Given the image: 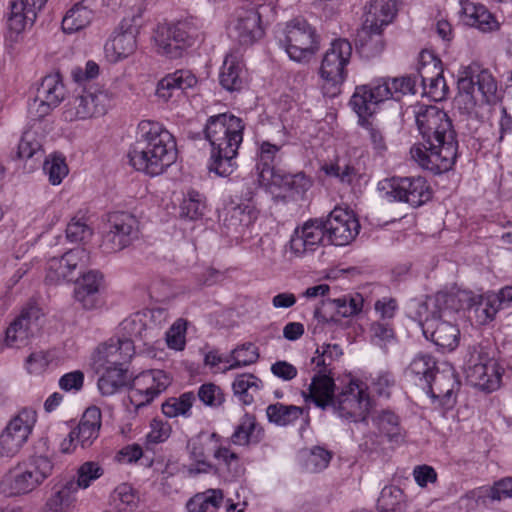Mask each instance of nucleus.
<instances>
[{
    "instance_id": "nucleus-33",
    "label": "nucleus",
    "mask_w": 512,
    "mask_h": 512,
    "mask_svg": "<svg viewBox=\"0 0 512 512\" xmlns=\"http://www.w3.org/2000/svg\"><path fill=\"white\" fill-rule=\"evenodd\" d=\"M220 440V436L217 433H199L192 437L187 442L188 453L195 461V466L190 467V473H209L213 466L207 461L206 450L208 446L216 445Z\"/></svg>"
},
{
    "instance_id": "nucleus-25",
    "label": "nucleus",
    "mask_w": 512,
    "mask_h": 512,
    "mask_svg": "<svg viewBox=\"0 0 512 512\" xmlns=\"http://www.w3.org/2000/svg\"><path fill=\"white\" fill-rule=\"evenodd\" d=\"M138 33L137 26L122 22L119 30L105 43L104 51L108 61L116 63L132 55L137 49Z\"/></svg>"
},
{
    "instance_id": "nucleus-20",
    "label": "nucleus",
    "mask_w": 512,
    "mask_h": 512,
    "mask_svg": "<svg viewBox=\"0 0 512 512\" xmlns=\"http://www.w3.org/2000/svg\"><path fill=\"white\" fill-rule=\"evenodd\" d=\"M90 263V254L84 248L67 251L60 257H52L47 262L46 281L59 284L72 280L75 271L85 268Z\"/></svg>"
},
{
    "instance_id": "nucleus-23",
    "label": "nucleus",
    "mask_w": 512,
    "mask_h": 512,
    "mask_svg": "<svg viewBox=\"0 0 512 512\" xmlns=\"http://www.w3.org/2000/svg\"><path fill=\"white\" fill-rule=\"evenodd\" d=\"M230 37L241 45H251L259 40L264 30L258 8L252 4L240 7L229 30Z\"/></svg>"
},
{
    "instance_id": "nucleus-64",
    "label": "nucleus",
    "mask_w": 512,
    "mask_h": 512,
    "mask_svg": "<svg viewBox=\"0 0 512 512\" xmlns=\"http://www.w3.org/2000/svg\"><path fill=\"white\" fill-rule=\"evenodd\" d=\"M402 491L396 487H384L378 498L379 512H394L400 503Z\"/></svg>"
},
{
    "instance_id": "nucleus-54",
    "label": "nucleus",
    "mask_w": 512,
    "mask_h": 512,
    "mask_svg": "<svg viewBox=\"0 0 512 512\" xmlns=\"http://www.w3.org/2000/svg\"><path fill=\"white\" fill-rule=\"evenodd\" d=\"M205 197L195 190L187 193L181 204L180 215L189 220H197L205 214Z\"/></svg>"
},
{
    "instance_id": "nucleus-22",
    "label": "nucleus",
    "mask_w": 512,
    "mask_h": 512,
    "mask_svg": "<svg viewBox=\"0 0 512 512\" xmlns=\"http://www.w3.org/2000/svg\"><path fill=\"white\" fill-rule=\"evenodd\" d=\"M64 98V85L58 74L45 76L37 88L34 103L29 109L32 120L41 119L57 107Z\"/></svg>"
},
{
    "instance_id": "nucleus-29",
    "label": "nucleus",
    "mask_w": 512,
    "mask_h": 512,
    "mask_svg": "<svg viewBox=\"0 0 512 512\" xmlns=\"http://www.w3.org/2000/svg\"><path fill=\"white\" fill-rule=\"evenodd\" d=\"M39 310L36 307L24 309L6 330V344L21 347L38 330Z\"/></svg>"
},
{
    "instance_id": "nucleus-45",
    "label": "nucleus",
    "mask_w": 512,
    "mask_h": 512,
    "mask_svg": "<svg viewBox=\"0 0 512 512\" xmlns=\"http://www.w3.org/2000/svg\"><path fill=\"white\" fill-rule=\"evenodd\" d=\"M374 422L389 442L397 445L404 442L406 433L395 413L383 410L375 417Z\"/></svg>"
},
{
    "instance_id": "nucleus-34",
    "label": "nucleus",
    "mask_w": 512,
    "mask_h": 512,
    "mask_svg": "<svg viewBox=\"0 0 512 512\" xmlns=\"http://www.w3.org/2000/svg\"><path fill=\"white\" fill-rule=\"evenodd\" d=\"M462 21L482 32H492L499 28V23L493 14L483 5L471 0H462Z\"/></svg>"
},
{
    "instance_id": "nucleus-36",
    "label": "nucleus",
    "mask_w": 512,
    "mask_h": 512,
    "mask_svg": "<svg viewBox=\"0 0 512 512\" xmlns=\"http://www.w3.org/2000/svg\"><path fill=\"white\" fill-rule=\"evenodd\" d=\"M280 146L272 144L268 141H263L259 144L257 150L256 173L257 180L261 187L267 185L268 182L276 175L281 169H276L274 164L278 158Z\"/></svg>"
},
{
    "instance_id": "nucleus-31",
    "label": "nucleus",
    "mask_w": 512,
    "mask_h": 512,
    "mask_svg": "<svg viewBox=\"0 0 512 512\" xmlns=\"http://www.w3.org/2000/svg\"><path fill=\"white\" fill-rule=\"evenodd\" d=\"M197 84L196 76L189 70H177L163 77L157 84V98L167 103Z\"/></svg>"
},
{
    "instance_id": "nucleus-2",
    "label": "nucleus",
    "mask_w": 512,
    "mask_h": 512,
    "mask_svg": "<svg viewBox=\"0 0 512 512\" xmlns=\"http://www.w3.org/2000/svg\"><path fill=\"white\" fill-rule=\"evenodd\" d=\"M334 389L332 376L315 374L308 391L303 392V397L307 403H313L322 410L331 407L337 417L348 422H358L366 418L370 407L366 384L352 379L336 395Z\"/></svg>"
},
{
    "instance_id": "nucleus-14",
    "label": "nucleus",
    "mask_w": 512,
    "mask_h": 512,
    "mask_svg": "<svg viewBox=\"0 0 512 512\" xmlns=\"http://www.w3.org/2000/svg\"><path fill=\"white\" fill-rule=\"evenodd\" d=\"M378 189L390 201L405 202L420 207L432 198V189L421 176L393 177L379 182Z\"/></svg>"
},
{
    "instance_id": "nucleus-62",
    "label": "nucleus",
    "mask_w": 512,
    "mask_h": 512,
    "mask_svg": "<svg viewBox=\"0 0 512 512\" xmlns=\"http://www.w3.org/2000/svg\"><path fill=\"white\" fill-rule=\"evenodd\" d=\"M41 149V142L31 129L23 132L18 144L17 155L20 159H29Z\"/></svg>"
},
{
    "instance_id": "nucleus-39",
    "label": "nucleus",
    "mask_w": 512,
    "mask_h": 512,
    "mask_svg": "<svg viewBox=\"0 0 512 512\" xmlns=\"http://www.w3.org/2000/svg\"><path fill=\"white\" fill-rule=\"evenodd\" d=\"M262 437L263 430L258 425L255 417L251 414H245L241 417L230 438L226 439V442L244 447L259 443Z\"/></svg>"
},
{
    "instance_id": "nucleus-61",
    "label": "nucleus",
    "mask_w": 512,
    "mask_h": 512,
    "mask_svg": "<svg viewBox=\"0 0 512 512\" xmlns=\"http://www.w3.org/2000/svg\"><path fill=\"white\" fill-rule=\"evenodd\" d=\"M338 324V320L334 314H329L322 306L317 308L314 312V323L312 324V334L320 336L332 331Z\"/></svg>"
},
{
    "instance_id": "nucleus-42",
    "label": "nucleus",
    "mask_w": 512,
    "mask_h": 512,
    "mask_svg": "<svg viewBox=\"0 0 512 512\" xmlns=\"http://www.w3.org/2000/svg\"><path fill=\"white\" fill-rule=\"evenodd\" d=\"M382 31L383 28L370 27L363 23L362 28L358 31L356 39L359 53L363 57L373 58L382 53L385 46Z\"/></svg>"
},
{
    "instance_id": "nucleus-13",
    "label": "nucleus",
    "mask_w": 512,
    "mask_h": 512,
    "mask_svg": "<svg viewBox=\"0 0 512 512\" xmlns=\"http://www.w3.org/2000/svg\"><path fill=\"white\" fill-rule=\"evenodd\" d=\"M197 31L191 19L158 24L153 34L157 52L170 58L181 56L182 50L193 44Z\"/></svg>"
},
{
    "instance_id": "nucleus-35",
    "label": "nucleus",
    "mask_w": 512,
    "mask_h": 512,
    "mask_svg": "<svg viewBox=\"0 0 512 512\" xmlns=\"http://www.w3.org/2000/svg\"><path fill=\"white\" fill-rule=\"evenodd\" d=\"M101 427V411L92 406L85 410L78 425L71 431L82 448L89 447L98 438Z\"/></svg>"
},
{
    "instance_id": "nucleus-19",
    "label": "nucleus",
    "mask_w": 512,
    "mask_h": 512,
    "mask_svg": "<svg viewBox=\"0 0 512 512\" xmlns=\"http://www.w3.org/2000/svg\"><path fill=\"white\" fill-rule=\"evenodd\" d=\"M326 239L335 246H345L358 235L360 224L352 211L335 208L323 221Z\"/></svg>"
},
{
    "instance_id": "nucleus-59",
    "label": "nucleus",
    "mask_w": 512,
    "mask_h": 512,
    "mask_svg": "<svg viewBox=\"0 0 512 512\" xmlns=\"http://www.w3.org/2000/svg\"><path fill=\"white\" fill-rule=\"evenodd\" d=\"M367 118L368 117H359V122L365 128L367 132V139L369 140L373 150L377 154L383 155L388 149L384 132L378 125L368 121Z\"/></svg>"
},
{
    "instance_id": "nucleus-21",
    "label": "nucleus",
    "mask_w": 512,
    "mask_h": 512,
    "mask_svg": "<svg viewBox=\"0 0 512 512\" xmlns=\"http://www.w3.org/2000/svg\"><path fill=\"white\" fill-rule=\"evenodd\" d=\"M428 385L427 393L437 400L443 409H451L456 402V391L460 382L455 369L449 363H441Z\"/></svg>"
},
{
    "instance_id": "nucleus-51",
    "label": "nucleus",
    "mask_w": 512,
    "mask_h": 512,
    "mask_svg": "<svg viewBox=\"0 0 512 512\" xmlns=\"http://www.w3.org/2000/svg\"><path fill=\"white\" fill-rule=\"evenodd\" d=\"M303 414V409L295 405L282 403L271 404L266 408L268 420L279 426H287L297 421Z\"/></svg>"
},
{
    "instance_id": "nucleus-49",
    "label": "nucleus",
    "mask_w": 512,
    "mask_h": 512,
    "mask_svg": "<svg viewBox=\"0 0 512 512\" xmlns=\"http://www.w3.org/2000/svg\"><path fill=\"white\" fill-rule=\"evenodd\" d=\"M224 501V495L220 489H207L193 496L186 504L188 512H214Z\"/></svg>"
},
{
    "instance_id": "nucleus-6",
    "label": "nucleus",
    "mask_w": 512,
    "mask_h": 512,
    "mask_svg": "<svg viewBox=\"0 0 512 512\" xmlns=\"http://www.w3.org/2000/svg\"><path fill=\"white\" fill-rule=\"evenodd\" d=\"M135 353L132 339L111 338L100 345L93 355V367L100 374L98 388L102 395L115 394L126 384V368Z\"/></svg>"
},
{
    "instance_id": "nucleus-27",
    "label": "nucleus",
    "mask_w": 512,
    "mask_h": 512,
    "mask_svg": "<svg viewBox=\"0 0 512 512\" xmlns=\"http://www.w3.org/2000/svg\"><path fill=\"white\" fill-rule=\"evenodd\" d=\"M429 62L423 63L418 68V77L421 81L422 94L428 96L433 101H441L448 94V86L443 77L441 62L431 55Z\"/></svg>"
},
{
    "instance_id": "nucleus-26",
    "label": "nucleus",
    "mask_w": 512,
    "mask_h": 512,
    "mask_svg": "<svg viewBox=\"0 0 512 512\" xmlns=\"http://www.w3.org/2000/svg\"><path fill=\"white\" fill-rule=\"evenodd\" d=\"M326 239L323 220H309L294 231L290 239V249L296 256L315 251Z\"/></svg>"
},
{
    "instance_id": "nucleus-32",
    "label": "nucleus",
    "mask_w": 512,
    "mask_h": 512,
    "mask_svg": "<svg viewBox=\"0 0 512 512\" xmlns=\"http://www.w3.org/2000/svg\"><path fill=\"white\" fill-rule=\"evenodd\" d=\"M37 18L33 10L24 0H10L9 14L7 19L6 41L13 46L18 42L19 35L28 27L32 26Z\"/></svg>"
},
{
    "instance_id": "nucleus-15",
    "label": "nucleus",
    "mask_w": 512,
    "mask_h": 512,
    "mask_svg": "<svg viewBox=\"0 0 512 512\" xmlns=\"http://www.w3.org/2000/svg\"><path fill=\"white\" fill-rule=\"evenodd\" d=\"M36 421L37 413L31 408H23L14 415L0 433V456H16L27 443Z\"/></svg>"
},
{
    "instance_id": "nucleus-44",
    "label": "nucleus",
    "mask_w": 512,
    "mask_h": 512,
    "mask_svg": "<svg viewBox=\"0 0 512 512\" xmlns=\"http://www.w3.org/2000/svg\"><path fill=\"white\" fill-rule=\"evenodd\" d=\"M94 18L93 9L81 1L71 7L62 19V29L65 33L72 34L90 25Z\"/></svg>"
},
{
    "instance_id": "nucleus-56",
    "label": "nucleus",
    "mask_w": 512,
    "mask_h": 512,
    "mask_svg": "<svg viewBox=\"0 0 512 512\" xmlns=\"http://www.w3.org/2000/svg\"><path fill=\"white\" fill-rule=\"evenodd\" d=\"M43 170L52 185H59L69 173L65 157L60 154L50 155L44 162Z\"/></svg>"
},
{
    "instance_id": "nucleus-63",
    "label": "nucleus",
    "mask_w": 512,
    "mask_h": 512,
    "mask_svg": "<svg viewBox=\"0 0 512 512\" xmlns=\"http://www.w3.org/2000/svg\"><path fill=\"white\" fill-rule=\"evenodd\" d=\"M198 398L204 405L210 407H218L225 400L220 387L213 383L202 384L198 390Z\"/></svg>"
},
{
    "instance_id": "nucleus-46",
    "label": "nucleus",
    "mask_w": 512,
    "mask_h": 512,
    "mask_svg": "<svg viewBox=\"0 0 512 512\" xmlns=\"http://www.w3.org/2000/svg\"><path fill=\"white\" fill-rule=\"evenodd\" d=\"M329 314L333 311L338 316L350 317L358 314L363 307V298L359 294L344 295L335 299H326L321 305Z\"/></svg>"
},
{
    "instance_id": "nucleus-37",
    "label": "nucleus",
    "mask_w": 512,
    "mask_h": 512,
    "mask_svg": "<svg viewBox=\"0 0 512 512\" xmlns=\"http://www.w3.org/2000/svg\"><path fill=\"white\" fill-rule=\"evenodd\" d=\"M77 492L74 479L56 484L45 503V512H69L75 506Z\"/></svg>"
},
{
    "instance_id": "nucleus-47",
    "label": "nucleus",
    "mask_w": 512,
    "mask_h": 512,
    "mask_svg": "<svg viewBox=\"0 0 512 512\" xmlns=\"http://www.w3.org/2000/svg\"><path fill=\"white\" fill-rule=\"evenodd\" d=\"M262 387V381L251 373L237 375L232 383L234 395L245 405H250L254 401V395Z\"/></svg>"
},
{
    "instance_id": "nucleus-18",
    "label": "nucleus",
    "mask_w": 512,
    "mask_h": 512,
    "mask_svg": "<svg viewBox=\"0 0 512 512\" xmlns=\"http://www.w3.org/2000/svg\"><path fill=\"white\" fill-rule=\"evenodd\" d=\"M466 373L469 381L482 390L491 392L500 386L501 368L497 361L486 353L471 354Z\"/></svg>"
},
{
    "instance_id": "nucleus-28",
    "label": "nucleus",
    "mask_w": 512,
    "mask_h": 512,
    "mask_svg": "<svg viewBox=\"0 0 512 512\" xmlns=\"http://www.w3.org/2000/svg\"><path fill=\"white\" fill-rule=\"evenodd\" d=\"M258 214V210L251 203H230L225 207L223 226L227 233L243 238L258 218Z\"/></svg>"
},
{
    "instance_id": "nucleus-16",
    "label": "nucleus",
    "mask_w": 512,
    "mask_h": 512,
    "mask_svg": "<svg viewBox=\"0 0 512 512\" xmlns=\"http://www.w3.org/2000/svg\"><path fill=\"white\" fill-rule=\"evenodd\" d=\"M109 230L103 235L101 248L105 253H115L128 247L137 237L139 222L126 212H116L109 217Z\"/></svg>"
},
{
    "instance_id": "nucleus-24",
    "label": "nucleus",
    "mask_w": 512,
    "mask_h": 512,
    "mask_svg": "<svg viewBox=\"0 0 512 512\" xmlns=\"http://www.w3.org/2000/svg\"><path fill=\"white\" fill-rule=\"evenodd\" d=\"M149 323H143L141 319H126L121 323V329L126 332L127 336L121 339H132L133 343L136 339L143 340L145 344L152 341L154 328L163 327L169 319L168 311L165 308H153L146 314Z\"/></svg>"
},
{
    "instance_id": "nucleus-10",
    "label": "nucleus",
    "mask_w": 512,
    "mask_h": 512,
    "mask_svg": "<svg viewBox=\"0 0 512 512\" xmlns=\"http://www.w3.org/2000/svg\"><path fill=\"white\" fill-rule=\"evenodd\" d=\"M280 46L295 62L307 63L319 49L316 29L303 18H295L278 28Z\"/></svg>"
},
{
    "instance_id": "nucleus-3",
    "label": "nucleus",
    "mask_w": 512,
    "mask_h": 512,
    "mask_svg": "<svg viewBox=\"0 0 512 512\" xmlns=\"http://www.w3.org/2000/svg\"><path fill=\"white\" fill-rule=\"evenodd\" d=\"M459 308L456 295L438 292L425 301L413 300L409 315L419 324L426 339L441 348L453 350L458 346L460 331L452 320Z\"/></svg>"
},
{
    "instance_id": "nucleus-48",
    "label": "nucleus",
    "mask_w": 512,
    "mask_h": 512,
    "mask_svg": "<svg viewBox=\"0 0 512 512\" xmlns=\"http://www.w3.org/2000/svg\"><path fill=\"white\" fill-rule=\"evenodd\" d=\"M439 367L433 356L428 353H419L407 367L406 374L428 384Z\"/></svg>"
},
{
    "instance_id": "nucleus-58",
    "label": "nucleus",
    "mask_w": 512,
    "mask_h": 512,
    "mask_svg": "<svg viewBox=\"0 0 512 512\" xmlns=\"http://www.w3.org/2000/svg\"><path fill=\"white\" fill-rule=\"evenodd\" d=\"M332 459V453L327 449L315 446L305 456L304 466L310 473H317L326 469Z\"/></svg>"
},
{
    "instance_id": "nucleus-11",
    "label": "nucleus",
    "mask_w": 512,
    "mask_h": 512,
    "mask_svg": "<svg viewBox=\"0 0 512 512\" xmlns=\"http://www.w3.org/2000/svg\"><path fill=\"white\" fill-rule=\"evenodd\" d=\"M352 53V45L347 39L339 38L330 43L323 54L319 68L324 95L335 97L340 93L341 86L348 75L347 67Z\"/></svg>"
},
{
    "instance_id": "nucleus-40",
    "label": "nucleus",
    "mask_w": 512,
    "mask_h": 512,
    "mask_svg": "<svg viewBox=\"0 0 512 512\" xmlns=\"http://www.w3.org/2000/svg\"><path fill=\"white\" fill-rule=\"evenodd\" d=\"M468 310L474 314L475 320L479 325H486L492 322L498 311L497 298L494 292H487L481 295H473L468 299Z\"/></svg>"
},
{
    "instance_id": "nucleus-52",
    "label": "nucleus",
    "mask_w": 512,
    "mask_h": 512,
    "mask_svg": "<svg viewBox=\"0 0 512 512\" xmlns=\"http://www.w3.org/2000/svg\"><path fill=\"white\" fill-rule=\"evenodd\" d=\"M213 456L217 461L225 466L233 478L239 477L243 474V467L240 464L239 456L231 450L230 444L221 437L219 442L214 445Z\"/></svg>"
},
{
    "instance_id": "nucleus-1",
    "label": "nucleus",
    "mask_w": 512,
    "mask_h": 512,
    "mask_svg": "<svg viewBox=\"0 0 512 512\" xmlns=\"http://www.w3.org/2000/svg\"><path fill=\"white\" fill-rule=\"evenodd\" d=\"M413 111L424 144H414L410 148L411 158L434 174L449 171L455 164L458 151L452 120L436 106L420 105Z\"/></svg>"
},
{
    "instance_id": "nucleus-43",
    "label": "nucleus",
    "mask_w": 512,
    "mask_h": 512,
    "mask_svg": "<svg viewBox=\"0 0 512 512\" xmlns=\"http://www.w3.org/2000/svg\"><path fill=\"white\" fill-rule=\"evenodd\" d=\"M396 13L395 0H370L366 6L364 24L384 28L393 21Z\"/></svg>"
},
{
    "instance_id": "nucleus-60",
    "label": "nucleus",
    "mask_w": 512,
    "mask_h": 512,
    "mask_svg": "<svg viewBox=\"0 0 512 512\" xmlns=\"http://www.w3.org/2000/svg\"><path fill=\"white\" fill-rule=\"evenodd\" d=\"M171 431V425L167 421L154 418L150 422V430L145 437L146 445L151 446L165 442L170 437Z\"/></svg>"
},
{
    "instance_id": "nucleus-4",
    "label": "nucleus",
    "mask_w": 512,
    "mask_h": 512,
    "mask_svg": "<svg viewBox=\"0 0 512 512\" xmlns=\"http://www.w3.org/2000/svg\"><path fill=\"white\" fill-rule=\"evenodd\" d=\"M127 156L135 170L158 176L176 161V141L161 123L142 120Z\"/></svg>"
},
{
    "instance_id": "nucleus-55",
    "label": "nucleus",
    "mask_w": 512,
    "mask_h": 512,
    "mask_svg": "<svg viewBox=\"0 0 512 512\" xmlns=\"http://www.w3.org/2000/svg\"><path fill=\"white\" fill-rule=\"evenodd\" d=\"M104 474L103 467L94 461H87L81 464L76 473V480L74 479V486L77 490L89 488L94 481L99 479Z\"/></svg>"
},
{
    "instance_id": "nucleus-53",
    "label": "nucleus",
    "mask_w": 512,
    "mask_h": 512,
    "mask_svg": "<svg viewBox=\"0 0 512 512\" xmlns=\"http://www.w3.org/2000/svg\"><path fill=\"white\" fill-rule=\"evenodd\" d=\"M195 396L192 392H185L179 397H171L162 404V412L166 417H190Z\"/></svg>"
},
{
    "instance_id": "nucleus-9",
    "label": "nucleus",
    "mask_w": 512,
    "mask_h": 512,
    "mask_svg": "<svg viewBox=\"0 0 512 512\" xmlns=\"http://www.w3.org/2000/svg\"><path fill=\"white\" fill-rule=\"evenodd\" d=\"M52 461L36 455L18 463L0 481V492L8 497L29 494L39 487L53 471Z\"/></svg>"
},
{
    "instance_id": "nucleus-30",
    "label": "nucleus",
    "mask_w": 512,
    "mask_h": 512,
    "mask_svg": "<svg viewBox=\"0 0 512 512\" xmlns=\"http://www.w3.org/2000/svg\"><path fill=\"white\" fill-rule=\"evenodd\" d=\"M311 185V179L304 172L291 174L280 170L263 188L272 194L283 192L291 197H299L303 196Z\"/></svg>"
},
{
    "instance_id": "nucleus-57",
    "label": "nucleus",
    "mask_w": 512,
    "mask_h": 512,
    "mask_svg": "<svg viewBox=\"0 0 512 512\" xmlns=\"http://www.w3.org/2000/svg\"><path fill=\"white\" fill-rule=\"evenodd\" d=\"M317 356L312 358V362L317 367H322L317 374H327L331 376V363L342 356L343 351L338 344H326L316 350Z\"/></svg>"
},
{
    "instance_id": "nucleus-8",
    "label": "nucleus",
    "mask_w": 512,
    "mask_h": 512,
    "mask_svg": "<svg viewBox=\"0 0 512 512\" xmlns=\"http://www.w3.org/2000/svg\"><path fill=\"white\" fill-rule=\"evenodd\" d=\"M418 78L402 76L391 81L380 78L369 84L357 86L349 104L358 117H370L376 112L379 103L389 98L400 100L404 95L415 94Z\"/></svg>"
},
{
    "instance_id": "nucleus-50",
    "label": "nucleus",
    "mask_w": 512,
    "mask_h": 512,
    "mask_svg": "<svg viewBox=\"0 0 512 512\" xmlns=\"http://www.w3.org/2000/svg\"><path fill=\"white\" fill-rule=\"evenodd\" d=\"M259 359V350L251 342L243 343L234 348L229 354L230 364L222 369V372L234 370L252 365Z\"/></svg>"
},
{
    "instance_id": "nucleus-38",
    "label": "nucleus",
    "mask_w": 512,
    "mask_h": 512,
    "mask_svg": "<svg viewBox=\"0 0 512 512\" xmlns=\"http://www.w3.org/2000/svg\"><path fill=\"white\" fill-rule=\"evenodd\" d=\"M102 283V275L98 271L91 270L78 280L74 297L85 309H93L98 302V293Z\"/></svg>"
},
{
    "instance_id": "nucleus-12",
    "label": "nucleus",
    "mask_w": 512,
    "mask_h": 512,
    "mask_svg": "<svg viewBox=\"0 0 512 512\" xmlns=\"http://www.w3.org/2000/svg\"><path fill=\"white\" fill-rule=\"evenodd\" d=\"M115 98L106 88L84 90L68 99L63 107V118L74 122L103 116L114 106Z\"/></svg>"
},
{
    "instance_id": "nucleus-7",
    "label": "nucleus",
    "mask_w": 512,
    "mask_h": 512,
    "mask_svg": "<svg viewBox=\"0 0 512 512\" xmlns=\"http://www.w3.org/2000/svg\"><path fill=\"white\" fill-rule=\"evenodd\" d=\"M457 85V103L468 114L476 111L477 106L494 105L501 99L497 79L488 68L478 63L460 69Z\"/></svg>"
},
{
    "instance_id": "nucleus-5",
    "label": "nucleus",
    "mask_w": 512,
    "mask_h": 512,
    "mask_svg": "<svg viewBox=\"0 0 512 512\" xmlns=\"http://www.w3.org/2000/svg\"><path fill=\"white\" fill-rule=\"evenodd\" d=\"M243 121L230 113L210 116L204 137L211 146L208 170L219 177H228L237 168L236 157L243 141Z\"/></svg>"
},
{
    "instance_id": "nucleus-41",
    "label": "nucleus",
    "mask_w": 512,
    "mask_h": 512,
    "mask_svg": "<svg viewBox=\"0 0 512 512\" xmlns=\"http://www.w3.org/2000/svg\"><path fill=\"white\" fill-rule=\"evenodd\" d=\"M219 81L221 86L228 91H238L244 84V64L240 58L233 54H227L220 69Z\"/></svg>"
},
{
    "instance_id": "nucleus-17",
    "label": "nucleus",
    "mask_w": 512,
    "mask_h": 512,
    "mask_svg": "<svg viewBox=\"0 0 512 512\" xmlns=\"http://www.w3.org/2000/svg\"><path fill=\"white\" fill-rule=\"evenodd\" d=\"M171 383V378L163 370L153 369L137 375L129 389L128 398L136 410L150 404Z\"/></svg>"
}]
</instances>
